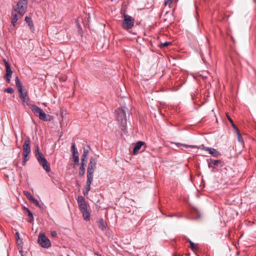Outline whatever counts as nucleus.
<instances>
[{"instance_id": "c85d7f7f", "label": "nucleus", "mask_w": 256, "mask_h": 256, "mask_svg": "<svg viewBox=\"0 0 256 256\" xmlns=\"http://www.w3.org/2000/svg\"><path fill=\"white\" fill-rule=\"evenodd\" d=\"M171 42H164V43H162L160 45V48H162V47H164V46H167L169 45H170L171 44Z\"/></svg>"}, {"instance_id": "ea45409f", "label": "nucleus", "mask_w": 256, "mask_h": 256, "mask_svg": "<svg viewBox=\"0 0 256 256\" xmlns=\"http://www.w3.org/2000/svg\"><path fill=\"white\" fill-rule=\"evenodd\" d=\"M16 242H17V244H18V243H20V240H16Z\"/></svg>"}, {"instance_id": "7ed1b4c3", "label": "nucleus", "mask_w": 256, "mask_h": 256, "mask_svg": "<svg viewBox=\"0 0 256 256\" xmlns=\"http://www.w3.org/2000/svg\"><path fill=\"white\" fill-rule=\"evenodd\" d=\"M35 151L36 156L39 164L47 172H49L50 171V166L48 164V162L44 156L43 154L40 152L39 148L38 146H36Z\"/></svg>"}, {"instance_id": "6ab92c4d", "label": "nucleus", "mask_w": 256, "mask_h": 256, "mask_svg": "<svg viewBox=\"0 0 256 256\" xmlns=\"http://www.w3.org/2000/svg\"><path fill=\"white\" fill-rule=\"evenodd\" d=\"M188 242L190 244V248L194 252L197 250L198 248V244H194L190 240H188Z\"/></svg>"}, {"instance_id": "5701e85b", "label": "nucleus", "mask_w": 256, "mask_h": 256, "mask_svg": "<svg viewBox=\"0 0 256 256\" xmlns=\"http://www.w3.org/2000/svg\"><path fill=\"white\" fill-rule=\"evenodd\" d=\"M236 132L237 136H238V141L240 142L242 144L244 143V140H243L242 136L240 131L238 130H236Z\"/></svg>"}, {"instance_id": "1a4fd4ad", "label": "nucleus", "mask_w": 256, "mask_h": 256, "mask_svg": "<svg viewBox=\"0 0 256 256\" xmlns=\"http://www.w3.org/2000/svg\"><path fill=\"white\" fill-rule=\"evenodd\" d=\"M134 20L131 16L124 14L122 26L124 30L130 29L134 26Z\"/></svg>"}, {"instance_id": "a19ab883", "label": "nucleus", "mask_w": 256, "mask_h": 256, "mask_svg": "<svg viewBox=\"0 0 256 256\" xmlns=\"http://www.w3.org/2000/svg\"><path fill=\"white\" fill-rule=\"evenodd\" d=\"M189 146V147H191V148L193 147V146Z\"/></svg>"}, {"instance_id": "6e6552de", "label": "nucleus", "mask_w": 256, "mask_h": 256, "mask_svg": "<svg viewBox=\"0 0 256 256\" xmlns=\"http://www.w3.org/2000/svg\"><path fill=\"white\" fill-rule=\"evenodd\" d=\"M38 242L42 247L44 248H48L51 246V243L50 240L46 236L44 233L40 234Z\"/></svg>"}, {"instance_id": "20e7f679", "label": "nucleus", "mask_w": 256, "mask_h": 256, "mask_svg": "<svg viewBox=\"0 0 256 256\" xmlns=\"http://www.w3.org/2000/svg\"><path fill=\"white\" fill-rule=\"evenodd\" d=\"M23 148V160L22 162V165H24L26 162L30 158L28 156L30 153V140L29 138L25 139L24 142L22 146Z\"/></svg>"}, {"instance_id": "39448f33", "label": "nucleus", "mask_w": 256, "mask_h": 256, "mask_svg": "<svg viewBox=\"0 0 256 256\" xmlns=\"http://www.w3.org/2000/svg\"><path fill=\"white\" fill-rule=\"evenodd\" d=\"M28 8V2L26 0H20L17 3V8L14 9V11L18 12L21 18L26 13Z\"/></svg>"}, {"instance_id": "4c0bfd02", "label": "nucleus", "mask_w": 256, "mask_h": 256, "mask_svg": "<svg viewBox=\"0 0 256 256\" xmlns=\"http://www.w3.org/2000/svg\"><path fill=\"white\" fill-rule=\"evenodd\" d=\"M16 22H15V21H12V26L14 27L16 25Z\"/></svg>"}, {"instance_id": "2f4dec72", "label": "nucleus", "mask_w": 256, "mask_h": 256, "mask_svg": "<svg viewBox=\"0 0 256 256\" xmlns=\"http://www.w3.org/2000/svg\"><path fill=\"white\" fill-rule=\"evenodd\" d=\"M50 234L54 238H56L57 236V232L56 231H52L50 232Z\"/></svg>"}, {"instance_id": "0eeeda50", "label": "nucleus", "mask_w": 256, "mask_h": 256, "mask_svg": "<svg viewBox=\"0 0 256 256\" xmlns=\"http://www.w3.org/2000/svg\"><path fill=\"white\" fill-rule=\"evenodd\" d=\"M126 109V108L124 106L120 108H118L116 111L117 120L122 124H124L126 123V120L125 110Z\"/></svg>"}, {"instance_id": "f3484780", "label": "nucleus", "mask_w": 256, "mask_h": 256, "mask_svg": "<svg viewBox=\"0 0 256 256\" xmlns=\"http://www.w3.org/2000/svg\"><path fill=\"white\" fill-rule=\"evenodd\" d=\"M25 21L28 24L30 28L34 30V24L32 18L29 16H26Z\"/></svg>"}, {"instance_id": "2eb2a0df", "label": "nucleus", "mask_w": 256, "mask_h": 256, "mask_svg": "<svg viewBox=\"0 0 256 256\" xmlns=\"http://www.w3.org/2000/svg\"><path fill=\"white\" fill-rule=\"evenodd\" d=\"M81 212L84 218V220L88 221L90 220V214L88 210V208L86 209V210H82Z\"/></svg>"}, {"instance_id": "473e14b6", "label": "nucleus", "mask_w": 256, "mask_h": 256, "mask_svg": "<svg viewBox=\"0 0 256 256\" xmlns=\"http://www.w3.org/2000/svg\"><path fill=\"white\" fill-rule=\"evenodd\" d=\"M3 62H4V66H6V68H8V67L10 66V64L6 60V59H3Z\"/></svg>"}, {"instance_id": "a211bd4d", "label": "nucleus", "mask_w": 256, "mask_h": 256, "mask_svg": "<svg viewBox=\"0 0 256 256\" xmlns=\"http://www.w3.org/2000/svg\"><path fill=\"white\" fill-rule=\"evenodd\" d=\"M93 178H87L86 182V184L84 188V190L90 191V185L92 182Z\"/></svg>"}, {"instance_id": "c756f323", "label": "nucleus", "mask_w": 256, "mask_h": 256, "mask_svg": "<svg viewBox=\"0 0 256 256\" xmlns=\"http://www.w3.org/2000/svg\"><path fill=\"white\" fill-rule=\"evenodd\" d=\"M5 92L8 93L12 94L14 92V90L12 88H8L5 90Z\"/></svg>"}, {"instance_id": "c9c22d12", "label": "nucleus", "mask_w": 256, "mask_h": 256, "mask_svg": "<svg viewBox=\"0 0 256 256\" xmlns=\"http://www.w3.org/2000/svg\"><path fill=\"white\" fill-rule=\"evenodd\" d=\"M85 161H82L81 160V163H80V167H84L85 166Z\"/></svg>"}, {"instance_id": "e433bc0d", "label": "nucleus", "mask_w": 256, "mask_h": 256, "mask_svg": "<svg viewBox=\"0 0 256 256\" xmlns=\"http://www.w3.org/2000/svg\"><path fill=\"white\" fill-rule=\"evenodd\" d=\"M88 192L89 191H88V190H84L83 191V194L84 196H86L88 194Z\"/></svg>"}, {"instance_id": "cd10ccee", "label": "nucleus", "mask_w": 256, "mask_h": 256, "mask_svg": "<svg viewBox=\"0 0 256 256\" xmlns=\"http://www.w3.org/2000/svg\"><path fill=\"white\" fill-rule=\"evenodd\" d=\"M174 0H166L164 1L165 6H168L170 7V5L173 3Z\"/></svg>"}, {"instance_id": "7c9ffc66", "label": "nucleus", "mask_w": 256, "mask_h": 256, "mask_svg": "<svg viewBox=\"0 0 256 256\" xmlns=\"http://www.w3.org/2000/svg\"><path fill=\"white\" fill-rule=\"evenodd\" d=\"M222 162L220 160H214L213 162V164L214 166H218L219 164H221Z\"/></svg>"}, {"instance_id": "a878e982", "label": "nucleus", "mask_w": 256, "mask_h": 256, "mask_svg": "<svg viewBox=\"0 0 256 256\" xmlns=\"http://www.w3.org/2000/svg\"><path fill=\"white\" fill-rule=\"evenodd\" d=\"M85 174V168L84 167H80L78 170V175L80 176H83Z\"/></svg>"}, {"instance_id": "393cba45", "label": "nucleus", "mask_w": 256, "mask_h": 256, "mask_svg": "<svg viewBox=\"0 0 256 256\" xmlns=\"http://www.w3.org/2000/svg\"><path fill=\"white\" fill-rule=\"evenodd\" d=\"M27 212L28 216V222H31L33 221L34 216L32 212L28 209H27Z\"/></svg>"}, {"instance_id": "aec40b11", "label": "nucleus", "mask_w": 256, "mask_h": 256, "mask_svg": "<svg viewBox=\"0 0 256 256\" xmlns=\"http://www.w3.org/2000/svg\"><path fill=\"white\" fill-rule=\"evenodd\" d=\"M12 21H15V22H17L18 19L19 18H20L18 14H17L16 12L14 10H13L12 12Z\"/></svg>"}, {"instance_id": "72a5a7b5", "label": "nucleus", "mask_w": 256, "mask_h": 256, "mask_svg": "<svg viewBox=\"0 0 256 256\" xmlns=\"http://www.w3.org/2000/svg\"><path fill=\"white\" fill-rule=\"evenodd\" d=\"M231 124H232V127L235 130L236 132V130H238V128L236 127L234 122L231 123Z\"/></svg>"}, {"instance_id": "423d86ee", "label": "nucleus", "mask_w": 256, "mask_h": 256, "mask_svg": "<svg viewBox=\"0 0 256 256\" xmlns=\"http://www.w3.org/2000/svg\"><path fill=\"white\" fill-rule=\"evenodd\" d=\"M97 164V160L94 157L90 158L87 169L86 177L93 178V174Z\"/></svg>"}, {"instance_id": "4468645a", "label": "nucleus", "mask_w": 256, "mask_h": 256, "mask_svg": "<svg viewBox=\"0 0 256 256\" xmlns=\"http://www.w3.org/2000/svg\"><path fill=\"white\" fill-rule=\"evenodd\" d=\"M145 143L142 141H138V142H137L133 149V154H136L138 152L142 146Z\"/></svg>"}, {"instance_id": "79ce46f5", "label": "nucleus", "mask_w": 256, "mask_h": 256, "mask_svg": "<svg viewBox=\"0 0 256 256\" xmlns=\"http://www.w3.org/2000/svg\"><path fill=\"white\" fill-rule=\"evenodd\" d=\"M174 256H178L176 254H174Z\"/></svg>"}, {"instance_id": "f704fd0d", "label": "nucleus", "mask_w": 256, "mask_h": 256, "mask_svg": "<svg viewBox=\"0 0 256 256\" xmlns=\"http://www.w3.org/2000/svg\"><path fill=\"white\" fill-rule=\"evenodd\" d=\"M16 240H22L20 238V234H18V232H16Z\"/></svg>"}, {"instance_id": "58836bf2", "label": "nucleus", "mask_w": 256, "mask_h": 256, "mask_svg": "<svg viewBox=\"0 0 256 256\" xmlns=\"http://www.w3.org/2000/svg\"><path fill=\"white\" fill-rule=\"evenodd\" d=\"M228 118L230 123L233 122V120H232V119L231 118L230 116H228Z\"/></svg>"}, {"instance_id": "f8f14e48", "label": "nucleus", "mask_w": 256, "mask_h": 256, "mask_svg": "<svg viewBox=\"0 0 256 256\" xmlns=\"http://www.w3.org/2000/svg\"><path fill=\"white\" fill-rule=\"evenodd\" d=\"M72 152L74 158V164H77L79 162V156L78 150H76L74 144H72Z\"/></svg>"}, {"instance_id": "dca6fc26", "label": "nucleus", "mask_w": 256, "mask_h": 256, "mask_svg": "<svg viewBox=\"0 0 256 256\" xmlns=\"http://www.w3.org/2000/svg\"><path fill=\"white\" fill-rule=\"evenodd\" d=\"M98 224L99 228L102 230L107 226L106 222L103 218L99 220Z\"/></svg>"}, {"instance_id": "412c9836", "label": "nucleus", "mask_w": 256, "mask_h": 256, "mask_svg": "<svg viewBox=\"0 0 256 256\" xmlns=\"http://www.w3.org/2000/svg\"><path fill=\"white\" fill-rule=\"evenodd\" d=\"M88 150L84 148V152L81 158L82 161H86L88 155Z\"/></svg>"}, {"instance_id": "bb28decb", "label": "nucleus", "mask_w": 256, "mask_h": 256, "mask_svg": "<svg viewBox=\"0 0 256 256\" xmlns=\"http://www.w3.org/2000/svg\"><path fill=\"white\" fill-rule=\"evenodd\" d=\"M24 194L26 196V197L30 200L33 196H32L31 194L28 191H24Z\"/></svg>"}, {"instance_id": "4be33fe9", "label": "nucleus", "mask_w": 256, "mask_h": 256, "mask_svg": "<svg viewBox=\"0 0 256 256\" xmlns=\"http://www.w3.org/2000/svg\"><path fill=\"white\" fill-rule=\"evenodd\" d=\"M30 201L31 202H32V203H34L36 206L40 208H42V206L40 204L36 198H34V197L31 198Z\"/></svg>"}, {"instance_id": "f257e3e1", "label": "nucleus", "mask_w": 256, "mask_h": 256, "mask_svg": "<svg viewBox=\"0 0 256 256\" xmlns=\"http://www.w3.org/2000/svg\"><path fill=\"white\" fill-rule=\"evenodd\" d=\"M16 84L18 88L19 97L20 98L22 104H25L28 106L30 104H28L30 98L28 96V92L26 91L24 92L23 86L22 83L20 82V78L18 76H16L15 79Z\"/></svg>"}, {"instance_id": "b1692460", "label": "nucleus", "mask_w": 256, "mask_h": 256, "mask_svg": "<svg viewBox=\"0 0 256 256\" xmlns=\"http://www.w3.org/2000/svg\"><path fill=\"white\" fill-rule=\"evenodd\" d=\"M20 243H18V248L19 252L21 254L22 256H24L22 254V240H20Z\"/></svg>"}, {"instance_id": "ddd939ff", "label": "nucleus", "mask_w": 256, "mask_h": 256, "mask_svg": "<svg viewBox=\"0 0 256 256\" xmlns=\"http://www.w3.org/2000/svg\"><path fill=\"white\" fill-rule=\"evenodd\" d=\"M6 74L5 75V78L6 82L8 83L10 82V78H12V71L11 70L10 66H9L6 68Z\"/></svg>"}, {"instance_id": "9d476101", "label": "nucleus", "mask_w": 256, "mask_h": 256, "mask_svg": "<svg viewBox=\"0 0 256 256\" xmlns=\"http://www.w3.org/2000/svg\"><path fill=\"white\" fill-rule=\"evenodd\" d=\"M201 149L208 152L211 156L214 157H218L220 155V153L214 148L206 147L202 145Z\"/></svg>"}, {"instance_id": "f03ea898", "label": "nucleus", "mask_w": 256, "mask_h": 256, "mask_svg": "<svg viewBox=\"0 0 256 256\" xmlns=\"http://www.w3.org/2000/svg\"><path fill=\"white\" fill-rule=\"evenodd\" d=\"M32 112L36 116H38L39 118L45 122L50 121L52 116L49 114H46L42 109L34 104H28Z\"/></svg>"}, {"instance_id": "9b49d317", "label": "nucleus", "mask_w": 256, "mask_h": 256, "mask_svg": "<svg viewBox=\"0 0 256 256\" xmlns=\"http://www.w3.org/2000/svg\"><path fill=\"white\" fill-rule=\"evenodd\" d=\"M77 200L80 211L82 210H86V209L88 208L86 200L82 196H78V197Z\"/></svg>"}]
</instances>
